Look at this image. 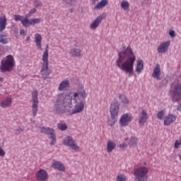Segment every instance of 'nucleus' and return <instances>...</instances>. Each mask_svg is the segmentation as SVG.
<instances>
[{"label": "nucleus", "mask_w": 181, "mask_h": 181, "mask_svg": "<svg viewBox=\"0 0 181 181\" xmlns=\"http://www.w3.org/2000/svg\"><path fill=\"white\" fill-rule=\"evenodd\" d=\"M87 92L84 86H79L77 92L57 95L54 104L53 112L57 115L62 114H78L84 110Z\"/></svg>", "instance_id": "f257e3e1"}, {"label": "nucleus", "mask_w": 181, "mask_h": 181, "mask_svg": "<svg viewBox=\"0 0 181 181\" xmlns=\"http://www.w3.org/2000/svg\"><path fill=\"white\" fill-rule=\"evenodd\" d=\"M136 60V57L132 51L131 46H128L127 48L123 47V49L118 52V58L116 60V66L124 71L128 73L129 77L134 76V64Z\"/></svg>", "instance_id": "f03ea898"}, {"label": "nucleus", "mask_w": 181, "mask_h": 181, "mask_svg": "<svg viewBox=\"0 0 181 181\" xmlns=\"http://www.w3.org/2000/svg\"><path fill=\"white\" fill-rule=\"evenodd\" d=\"M40 73L43 80H46L52 73V70L49 69V44L45 47V50L42 54V66Z\"/></svg>", "instance_id": "7ed1b4c3"}, {"label": "nucleus", "mask_w": 181, "mask_h": 181, "mask_svg": "<svg viewBox=\"0 0 181 181\" xmlns=\"http://www.w3.org/2000/svg\"><path fill=\"white\" fill-rule=\"evenodd\" d=\"M15 66V59L13 56L9 54L6 57L5 59L1 60L0 70L1 73H6V71H12V69Z\"/></svg>", "instance_id": "20e7f679"}, {"label": "nucleus", "mask_w": 181, "mask_h": 181, "mask_svg": "<svg viewBox=\"0 0 181 181\" xmlns=\"http://www.w3.org/2000/svg\"><path fill=\"white\" fill-rule=\"evenodd\" d=\"M148 168L141 167L135 170L134 175V181H147L148 180Z\"/></svg>", "instance_id": "39448f33"}, {"label": "nucleus", "mask_w": 181, "mask_h": 181, "mask_svg": "<svg viewBox=\"0 0 181 181\" xmlns=\"http://www.w3.org/2000/svg\"><path fill=\"white\" fill-rule=\"evenodd\" d=\"M40 133L44 134L45 135H48L49 136V139H51V142L49 143V145L51 146H53V145H56L57 142V136L56 132H54V129L51 127H40Z\"/></svg>", "instance_id": "423d86ee"}, {"label": "nucleus", "mask_w": 181, "mask_h": 181, "mask_svg": "<svg viewBox=\"0 0 181 181\" xmlns=\"http://www.w3.org/2000/svg\"><path fill=\"white\" fill-rule=\"evenodd\" d=\"M64 145L65 146H69L71 149H73V151H76V152H78L80 151V146H77V144H76V141L71 136H68L64 139L63 142Z\"/></svg>", "instance_id": "0eeeda50"}, {"label": "nucleus", "mask_w": 181, "mask_h": 181, "mask_svg": "<svg viewBox=\"0 0 181 181\" xmlns=\"http://www.w3.org/2000/svg\"><path fill=\"white\" fill-rule=\"evenodd\" d=\"M32 100H33V105H32L33 116L36 117V115L37 114V105L39 104V99L37 98V90H34L32 91Z\"/></svg>", "instance_id": "6e6552de"}, {"label": "nucleus", "mask_w": 181, "mask_h": 181, "mask_svg": "<svg viewBox=\"0 0 181 181\" xmlns=\"http://www.w3.org/2000/svg\"><path fill=\"white\" fill-rule=\"evenodd\" d=\"M41 21V18H24V21H23V26H24L25 28H28L29 26H35V25L40 23Z\"/></svg>", "instance_id": "1a4fd4ad"}, {"label": "nucleus", "mask_w": 181, "mask_h": 181, "mask_svg": "<svg viewBox=\"0 0 181 181\" xmlns=\"http://www.w3.org/2000/svg\"><path fill=\"white\" fill-rule=\"evenodd\" d=\"M110 115H116L118 117L119 113V103L117 100H114L110 107Z\"/></svg>", "instance_id": "9d476101"}, {"label": "nucleus", "mask_w": 181, "mask_h": 181, "mask_svg": "<svg viewBox=\"0 0 181 181\" xmlns=\"http://www.w3.org/2000/svg\"><path fill=\"white\" fill-rule=\"evenodd\" d=\"M35 177L37 181H46L49 179L47 171L44 169H40L35 173Z\"/></svg>", "instance_id": "9b49d317"}, {"label": "nucleus", "mask_w": 181, "mask_h": 181, "mask_svg": "<svg viewBox=\"0 0 181 181\" xmlns=\"http://www.w3.org/2000/svg\"><path fill=\"white\" fill-rule=\"evenodd\" d=\"M132 116L129 115L128 113L124 114L120 119H119V124L121 127H128V124L132 121Z\"/></svg>", "instance_id": "f8f14e48"}, {"label": "nucleus", "mask_w": 181, "mask_h": 181, "mask_svg": "<svg viewBox=\"0 0 181 181\" xmlns=\"http://www.w3.org/2000/svg\"><path fill=\"white\" fill-rule=\"evenodd\" d=\"M177 118V116L173 114H168L164 118V125H165V127H169L170 124H173V122L176 121Z\"/></svg>", "instance_id": "ddd939ff"}, {"label": "nucleus", "mask_w": 181, "mask_h": 181, "mask_svg": "<svg viewBox=\"0 0 181 181\" xmlns=\"http://www.w3.org/2000/svg\"><path fill=\"white\" fill-rule=\"evenodd\" d=\"M170 95L173 103H180L181 100V94L177 92L175 89L170 90Z\"/></svg>", "instance_id": "4468645a"}, {"label": "nucleus", "mask_w": 181, "mask_h": 181, "mask_svg": "<svg viewBox=\"0 0 181 181\" xmlns=\"http://www.w3.org/2000/svg\"><path fill=\"white\" fill-rule=\"evenodd\" d=\"M105 17L103 14H100L95 21L90 24V29H97L100 26V23L103 22Z\"/></svg>", "instance_id": "2eb2a0df"}, {"label": "nucleus", "mask_w": 181, "mask_h": 181, "mask_svg": "<svg viewBox=\"0 0 181 181\" xmlns=\"http://www.w3.org/2000/svg\"><path fill=\"white\" fill-rule=\"evenodd\" d=\"M52 168L54 169H57V170H59V172H64L66 170V167L64 163H62L60 161L54 160L52 165Z\"/></svg>", "instance_id": "dca6fc26"}, {"label": "nucleus", "mask_w": 181, "mask_h": 181, "mask_svg": "<svg viewBox=\"0 0 181 181\" xmlns=\"http://www.w3.org/2000/svg\"><path fill=\"white\" fill-rule=\"evenodd\" d=\"M170 45V42L169 41L161 43L158 47V53H161V54L166 53V52H168V49H169Z\"/></svg>", "instance_id": "f3484780"}, {"label": "nucleus", "mask_w": 181, "mask_h": 181, "mask_svg": "<svg viewBox=\"0 0 181 181\" xmlns=\"http://www.w3.org/2000/svg\"><path fill=\"white\" fill-rule=\"evenodd\" d=\"M152 77L156 78V80H160L162 78H160V65L159 64H156L152 74Z\"/></svg>", "instance_id": "a211bd4d"}, {"label": "nucleus", "mask_w": 181, "mask_h": 181, "mask_svg": "<svg viewBox=\"0 0 181 181\" xmlns=\"http://www.w3.org/2000/svg\"><path fill=\"white\" fill-rule=\"evenodd\" d=\"M81 49L79 48L73 47L69 51V54L71 57H81L83 54H81Z\"/></svg>", "instance_id": "6ab92c4d"}, {"label": "nucleus", "mask_w": 181, "mask_h": 181, "mask_svg": "<svg viewBox=\"0 0 181 181\" xmlns=\"http://www.w3.org/2000/svg\"><path fill=\"white\" fill-rule=\"evenodd\" d=\"M68 88H70V81L69 80H64L62 81L59 86V91H64L67 90Z\"/></svg>", "instance_id": "aec40b11"}, {"label": "nucleus", "mask_w": 181, "mask_h": 181, "mask_svg": "<svg viewBox=\"0 0 181 181\" xmlns=\"http://www.w3.org/2000/svg\"><path fill=\"white\" fill-rule=\"evenodd\" d=\"M148 120V112L146 110H142L141 113L140 119L139 120V124L140 125H144L145 122Z\"/></svg>", "instance_id": "412c9836"}, {"label": "nucleus", "mask_w": 181, "mask_h": 181, "mask_svg": "<svg viewBox=\"0 0 181 181\" xmlns=\"http://www.w3.org/2000/svg\"><path fill=\"white\" fill-rule=\"evenodd\" d=\"M35 42L37 49L39 50H43L42 49V35L40 34L35 35Z\"/></svg>", "instance_id": "4be33fe9"}, {"label": "nucleus", "mask_w": 181, "mask_h": 181, "mask_svg": "<svg viewBox=\"0 0 181 181\" xmlns=\"http://www.w3.org/2000/svg\"><path fill=\"white\" fill-rule=\"evenodd\" d=\"M12 105V99L11 98H6V100H3L0 103V107L1 108H8Z\"/></svg>", "instance_id": "5701e85b"}, {"label": "nucleus", "mask_w": 181, "mask_h": 181, "mask_svg": "<svg viewBox=\"0 0 181 181\" xmlns=\"http://www.w3.org/2000/svg\"><path fill=\"white\" fill-rule=\"evenodd\" d=\"M118 119V116L115 115H110V117L107 119V124L110 127H114Z\"/></svg>", "instance_id": "b1692460"}, {"label": "nucleus", "mask_w": 181, "mask_h": 181, "mask_svg": "<svg viewBox=\"0 0 181 181\" xmlns=\"http://www.w3.org/2000/svg\"><path fill=\"white\" fill-rule=\"evenodd\" d=\"M144 70V60L139 59L137 61V66L136 67V73L141 74Z\"/></svg>", "instance_id": "393cba45"}, {"label": "nucleus", "mask_w": 181, "mask_h": 181, "mask_svg": "<svg viewBox=\"0 0 181 181\" xmlns=\"http://www.w3.org/2000/svg\"><path fill=\"white\" fill-rule=\"evenodd\" d=\"M116 146L117 144L114 143V141L109 140L107 144V151L108 153H111V152L115 149Z\"/></svg>", "instance_id": "a878e982"}, {"label": "nucleus", "mask_w": 181, "mask_h": 181, "mask_svg": "<svg viewBox=\"0 0 181 181\" xmlns=\"http://www.w3.org/2000/svg\"><path fill=\"white\" fill-rule=\"evenodd\" d=\"M6 28V17L2 16L0 18V32H4Z\"/></svg>", "instance_id": "bb28decb"}, {"label": "nucleus", "mask_w": 181, "mask_h": 181, "mask_svg": "<svg viewBox=\"0 0 181 181\" xmlns=\"http://www.w3.org/2000/svg\"><path fill=\"white\" fill-rule=\"evenodd\" d=\"M108 5V0H101L97 5L94 7V9H101Z\"/></svg>", "instance_id": "cd10ccee"}, {"label": "nucleus", "mask_w": 181, "mask_h": 181, "mask_svg": "<svg viewBox=\"0 0 181 181\" xmlns=\"http://www.w3.org/2000/svg\"><path fill=\"white\" fill-rule=\"evenodd\" d=\"M0 43L1 45H8L9 43V38H8L6 35L0 34Z\"/></svg>", "instance_id": "c85d7f7f"}, {"label": "nucleus", "mask_w": 181, "mask_h": 181, "mask_svg": "<svg viewBox=\"0 0 181 181\" xmlns=\"http://www.w3.org/2000/svg\"><path fill=\"white\" fill-rule=\"evenodd\" d=\"M138 144V138L135 136L131 137L129 141V146L131 148H135L136 146V144Z\"/></svg>", "instance_id": "c756f323"}, {"label": "nucleus", "mask_w": 181, "mask_h": 181, "mask_svg": "<svg viewBox=\"0 0 181 181\" xmlns=\"http://www.w3.org/2000/svg\"><path fill=\"white\" fill-rule=\"evenodd\" d=\"M63 5H76L77 4V0H62Z\"/></svg>", "instance_id": "7c9ffc66"}, {"label": "nucleus", "mask_w": 181, "mask_h": 181, "mask_svg": "<svg viewBox=\"0 0 181 181\" xmlns=\"http://www.w3.org/2000/svg\"><path fill=\"white\" fill-rule=\"evenodd\" d=\"M57 128L59 131H66L67 129V124L66 123H57Z\"/></svg>", "instance_id": "2f4dec72"}, {"label": "nucleus", "mask_w": 181, "mask_h": 181, "mask_svg": "<svg viewBox=\"0 0 181 181\" xmlns=\"http://www.w3.org/2000/svg\"><path fill=\"white\" fill-rule=\"evenodd\" d=\"M119 99L123 104H129V100L125 95H119Z\"/></svg>", "instance_id": "473e14b6"}, {"label": "nucleus", "mask_w": 181, "mask_h": 181, "mask_svg": "<svg viewBox=\"0 0 181 181\" xmlns=\"http://www.w3.org/2000/svg\"><path fill=\"white\" fill-rule=\"evenodd\" d=\"M121 8L124 11H128L129 9V3L127 1H122L121 3Z\"/></svg>", "instance_id": "72a5a7b5"}, {"label": "nucleus", "mask_w": 181, "mask_h": 181, "mask_svg": "<svg viewBox=\"0 0 181 181\" xmlns=\"http://www.w3.org/2000/svg\"><path fill=\"white\" fill-rule=\"evenodd\" d=\"M14 21H16V22H21L22 25H23V21H25V18H23V16H21V15H18L16 14L14 15Z\"/></svg>", "instance_id": "f704fd0d"}, {"label": "nucleus", "mask_w": 181, "mask_h": 181, "mask_svg": "<svg viewBox=\"0 0 181 181\" xmlns=\"http://www.w3.org/2000/svg\"><path fill=\"white\" fill-rule=\"evenodd\" d=\"M165 109L159 111L158 113H157V118L158 119H160V120H162L163 119V117H165Z\"/></svg>", "instance_id": "c9c22d12"}, {"label": "nucleus", "mask_w": 181, "mask_h": 181, "mask_svg": "<svg viewBox=\"0 0 181 181\" xmlns=\"http://www.w3.org/2000/svg\"><path fill=\"white\" fill-rule=\"evenodd\" d=\"M36 12V8H32L28 13L25 14V18L24 19H27V18H30V16H32V15H33V13H35Z\"/></svg>", "instance_id": "e433bc0d"}, {"label": "nucleus", "mask_w": 181, "mask_h": 181, "mask_svg": "<svg viewBox=\"0 0 181 181\" xmlns=\"http://www.w3.org/2000/svg\"><path fill=\"white\" fill-rule=\"evenodd\" d=\"M116 181H127V177L124 174L118 175L116 177Z\"/></svg>", "instance_id": "4c0bfd02"}, {"label": "nucleus", "mask_w": 181, "mask_h": 181, "mask_svg": "<svg viewBox=\"0 0 181 181\" xmlns=\"http://www.w3.org/2000/svg\"><path fill=\"white\" fill-rule=\"evenodd\" d=\"M25 131V129L23 127H18L17 129H15V134L16 135H21L22 132Z\"/></svg>", "instance_id": "58836bf2"}, {"label": "nucleus", "mask_w": 181, "mask_h": 181, "mask_svg": "<svg viewBox=\"0 0 181 181\" xmlns=\"http://www.w3.org/2000/svg\"><path fill=\"white\" fill-rule=\"evenodd\" d=\"M35 8H39V7L42 6V3L40 1H39V0H36L35 1Z\"/></svg>", "instance_id": "ea45409f"}, {"label": "nucleus", "mask_w": 181, "mask_h": 181, "mask_svg": "<svg viewBox=\"0 0 181 181\" xmlns=\"http://www.w3.org/2000/svg\"><path fill=\"white\" fill-rule=\"evenodd\" d=\"M169 35H170L171 37H176V33L173 30L169 31Z\"/></svg>", "instance_id": "a19ab883"}, {"label": "nucleus", "mask_w": 181, "mask_h": 181, "mask_svg": "<svg viewBox=\"0 0 181 181\" xmlns=\"http://www.w3.org/2000/svg\"><path fill=\"white\" fill-rule=\"evenodd\" d=\"M167 83H168V81L163 80L162 82L160 83V87H163L166 86Z\"/></svg>", "instance_id": "79ce46f5"}, {"label": "nucleus", "mask_w": 181, "mask_h": 181, "mask_svg": "<svg viewBox=\"0 0 181 181\" xmlns=\"http://www.w3.org/2000/svg\"><path fill=\"white\" fill-rule=\"evenodd\" d=\"M119 146L121 149H124V148H127L128 145L127 144H119Z\"/></svg>", "instance_id": "37998d69"}, {"label": "nucleus", "mask_w": 181, "mask_h": 181, "mask_svg": "<svg viewBox=\"0 0 181 181\" xmlns=\"http://www.w3.org/2000/svg\"><path fill=\"white\" fill-rule=\"evenodd\" d=\"M0 156L1 157L5 156V151L1 147H0Z\"/></svg>", "instance_id": "c03bdc74"}, {"label": "nucleus", "mask_w": 181, "mask_h": 181, "mask_svg": "<svg viewBox=\"0 0 181 181\" xmlns=\"http://www.w3.org/2000/svg\"><path fill=\"white\" fill-rule=\"evenodd\" d=\"M181 143L180 141L179 142L178 141H176L175 143V148H179V146H180Z\"/></svg>", "instance_id": "a18cd8bd"}, {"label": "nucleus", "mask_w": 181, "mask_h": 181, "mask_svg": "<svg viewBox=\"0 0 181 181\" xmlns=\"http://www.w3.org/2000/svg\"><path fill=\"white\" fill-rule=\"evenodd\" d=\"M20 35H21L22 36H24L25 35H26V33H25V30L21 29L20 30Z\"/></svg>", "instance_id": "49530a36"}, {"label": "nucleus", "mask_w": 181, "mask_h": 181, "mask_svg": "<svg viewBox=\"0 0 181 181\" xmlns=\"http://www.w3.org/2000/svg\"><path fill=\"white\" fill-rule=\"evenodd\" d=\"M81 13H82L83 15H84V13H86V11H84V9L83 8H81Z\"/></svg>", "instance_id": "de8ad7c7"}, {"label": "nucleus", "mask_w": 181, "mask_h": 181, "mask_svg": "<svg viewBox=\"0 0 181 181\" xmlns=\"http://www.w3.org/2000/svg\"><path fill=\"white\" fill-rule=\"evenodd\" d=\"M177 111H180L181 112V104H180L177 107Z\"/></svg>", "instance_id": "09e8293b"}, {"label": "nucleus", "mask_w": 181, "mask_h": 181, "mask_svg": "<svg viewBox=\"0 0 181 181\" xmlns=\"http://www.w3.org/2000/svg\"><path fill=\"white\" fill-rule=\"evenodd\" d=\"M69 12H71V13H73V12H74V9L70 8V9H69Z\"/></svg>", "instance_id": "8fccbe9b"}, {"label": "nucleus", "mask_w": 181, "mask_h": 181, "mask_svg": "<svg viewBox=\"0 0 181 181\" xmlns=\"http://www.w3.org/2000/svg\"><path fill=\"white\" fill-rule=\"evenodd\" d=\"M29 40H30V37H27V38H26V42H29Z\"/></svg>", "instance_id": "3c124183"}, {"label": "nucleus", "mask_w": 181, "mask_h": 181, "mask_svg": "<svg viewBox=\"0 0 181 181\" xmlns=\"http://www.w3.org/2000/svg\"><path fill=\"white\" fill-rule=\"evenodd\" d=\"M2 48L1 47V46H0V56H2Z\"/></svg>", "instance_id": "603ef678"}, {"label": "nucleus", "mask_w": 181, "mask_h": 181, "mask_svg": "<svg viewBox=\"0 0 181 181\" xmlns=\"http://www.w3.org/2000/svg\"><path fill=\"white\" fill-rule=\"evenodd\" d=\"M97 1H98V0H92V2H93V4H95V2H97Z\"/></svg>", "instance_id": "864d4df0"}, {"label": "nucleus", "mask_w": 181, "mask_h": 181, "mask_svg": "<svg viewBox=\"0 0 181 181\" xmlns=\"http://www.w3.org/2000/svg\"><path fill=\"white\" fill-rule=\"evenodd\" d=\"M180 144H181V136H180Z\"/></svg>", "instance_id": "5fc2aeb1"}, {"label": "nucleus", "mask_w": 181, "mask_h": 181, "mask_svg": "<svg viewBox=\"0 0 181 181\" xmlns=\"http://www.w3.org/2000/svg\"><path fill=\"white\" fill-rule=\"evenodd\" d=\"M0 80H2V78H0Z\"/></svg>", "instance_id": "6e6d98bb"}]
</instances>
